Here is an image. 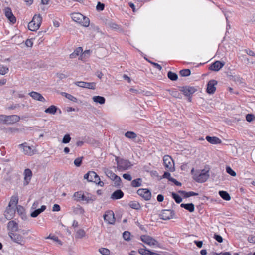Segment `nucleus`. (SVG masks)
Masks as SVG:
<instances>
[{
	"label": "nucleus",
	"instance_id": "nucleus-37",
	"mask_svg": "<svg viewBox=\"0 0 255 255\" xmlns=\"http://www.w3.org/2000/svg\"><path fill=\"white\" fill-rule=\"evenodd\" d=\"M172 197L174 199V200L177 203L179 204L181 203L182 201L181 197L176 193H172Z\"/></svg>",
	"mask_w": 255,
	"mask_h": 255
},
{
	"label": "nucleus",
	"instance_id": "nucleus-52",
	"mask_svg": "<svg viewBox=\"0 0 255 255\" xmlns=\"http://www.w3.org/2000/svg\"><path fill=\"white\" fill-rule=\"evenodd\" d=\"M180 206L181 207L184 208L185 209L188 210L190 212H191V203H188V204L182 203L181 204Z\"/></svg>",
	"mask_w": 255,
	"mask_h": 255
},
{
	"label": "nucleus",
	"instance_id": "nucleus-29",
	"mask_svg": "<svg viewBox=\"0 0 255 255\" xmlns=\"http://www.w3.org/2000/svg\"><path fill=\"white\" fill-rule=\"evenodd\" d=\"M142 179L138 178L131 181V186L133 187H138L141 186Z\"/></svg>",
	"mask_w": 255,
	"mask_h": 255
},
{
	"label": "nucleus",
	"instance_id": "nucleus-7",
	"mask_svg": "<svg viewBox=\"0 0 255 255\" xmlns=\"http://www.w3.org/2000/svg\"><path fill=\"white\" fill-rule=\"evenodd\" d=\"M104 221L109 224L113 225L115 224L116 219L113 211L112 210L107 211L103 216Z\"/></svg>",
	"mask_w": 255,
	"mask_h": 255
},
{
	"label": "nucleus",
	"instance_id": "nucleus-46",
	"mask_svg": "<svg viewBox=\"0 0 255 255\" xmlns=\"http://www.w3.org/2000/svg\"><path fill=\"white\" fill-rule=\"evenodd\" d=\"M46 239H52L54 241L57 242L59 245H62V242L58 239V237L56 236H51V235H50L48 237L46 238Z\"/></svg>",
	"mask_w": 255,
	"mask_h": 255
},
{
	"label": "nucleus",
	"instance_id": "nucleus-48",
	"mask_svg": "<svg viewBox=\"0 0 255 255\" xmlns=\"http://www.w3.org/2000/svg\"><path fill=\"white\" fill-rule=\"evenodd\" d=\"M96 87V83L94 82H86L85 88L90 89L94 90Z\"/></svg>",
	"mask_w": 255,
	"mask_h": 255
},
{
	"label": "nucleus",
	"instance_id": "nucleus-56",
	"mask_svg": "<svg viewBox=\"0 0 255 255\" xmlns=\"http://www.w3.org/2000/svg\"><path fill=\"white\" fill-rule=\"evenodd\" d=\"M246 51L247 54H248L249 56H251L255 58V61H251V63L252 64L255 63V53L253 51L250 50H246Z\"/></svg>",
	"mask_w": 255,
	"mask_h": 255
},
{
	"label": "nucleus",
	"instance_id": "nucleus-18",
	"mask_svg": "<svg viewBox=\"0 0 255 255\" xmlns=\"http://www.w3.org/2000/svg\"><path fill=\"white\" fill-rule=\"evenodd\" d=\"M124 193L121 189H118L115 191L111 195V199L113 200H118L123 197Z\"/></svg>",
	"mask_w": 255,
	"mask_h": 255
},
{
	"label": "nucleus",
	"instance_id": "nucleus-30",
	"mask_svg": "<svg viewBox=\"0 0 255 255\" xmlns=\"http://www.w3.org/2000/svg\"><path fill=\"white\" fill-rule=\"evenodd\" d=\"M220 196L225 200L229 201L231 197L228 192L225 191H220L219 192Z\"/></svg>",
	"mask_w": 255,
	"mask_h": 255
},
{
	"label": "nucleus",
	"instance_id": "nucleus-61",
	"mask_svg": "<svg viewBox=\"0 0 255 255\" xmlns=\"http://www.w3.org/2000/svg\"><path fill=\"white\" fill-rule=\"evenodd\" d=\"M82 52H83V49H82V47H81L77 48L74 51V52L75 53V54L76 55H77V56L78 55H79L80 54H81L82 53Z\"/></svg>",
	"mask_w": 255,
	"mask_h": 255
},
{
	"label": "nucleus",
	"instance_id": "nucleus-25",
	"mask_svg": "<svg viewBox=\"0 0 255 255\" xmlns=\"http://www.w3.org/2000/svg\"><path fill=\"white\" fill-rule=\"evenodd\" d=\"M24 180L27 182V184H28L29 182V181H30L31 177L32 175V171H31L30 169H29L28 168L24 170Z\"/></svg>",
	"mask_w": 255,
	"mask_h": 255
},
{
	"label": "nucleus",
	"instance_id": "nucleus-34",
	"mask_svg": "<svg viewBox=\"0 0 255 255\" xmlns=\"http://www.w3.org/2000/svg\"><path fill=\"white\" fill-rule=\"evenodd\" d=\"M125 136L129 139H135L137 137L136 134L133 131H128L126 132Z\"/></svg>",
	"mask_w": 255,
	"mask_h": 255
},
{
	"label": "nucleus",
	"instance_id": "nucleus-23",
	"mask_svg": "<svg viewBox=\"0 0 255 255\" xmlns=\"http://www.w3.org/2000/svg\"><path fill=\"white\" fill-rule=\"evenodd\" d=\"M96 196L95 195H92L90 193H87L86 195L84 196V200L86 201L87 203H89L90 202H93L96 200Z\"/></svg>",
	"mask_w": 255,
	"mask_h": 255
},
{
	"label": "nucleus",
	"instance_id": "nucleus-10",
	"mask_svg": "<svg viewBox=\"0 0 255 255\" xmlns=\"http://www.w3.org/2000/svg\"><path fill=\"white\" fill-rule=\"evenodd\" d=\"M175 215V213L172 210H162L161 213L160 214V218L167 220L173 218Z\"/></svg>",
	"mask_w": 255,
	"mask_h": 255
},
{
	"label": "nucleus",
	"instance_id": "nucleus-9",
	"mask_svg": "<svg viewBox=\"0 0 255 255\" xmlns=\"http://www.w3.org/2000/svg\"><path fill=\"white\" fill-rule=\"evenodd\" d=\"M137 193L146 201L150 200L151 198V193L147 188H140L137 191Z\"/></svg>",
	"mask_w": 255,
	"mask_h": 255
},
{
	"label": "nucleus",
	"instance_id": "nucleus-12",
	"mask_svg": "<svg viewBox=\"0 0 255 255\" xmlns=\"http://www.w3.org/2000/svg\"><path fill=\"white\" fill-rule=\"evenodd\" d=\"M179 89L182 94L187 97L188 100L191 102V87L189 86H179Z\"/></svg>",
	"mask_w": 255,
	"mask_h": 255
},
{
	"label": "nucleus",
	"instance_id": "nucleus-33",
	"mask_svg": "<svg viewBox=\"0 0 255 255\" xmlns=\"http://www.w3.org/2000/svg\"><path fill=\"white\" fill-rule=\"evenodd\" d=\"M168 78L172 81H176L178 79V75L176 73L172 72V71H169L167 73Z\"/></svg>",
	"mask_w": 255,
	"mask_h": 255
},
{
	"label": "nucleus",
	"instance_id": "nucleus-64",
	"mask_svg": "<svg viewBox=\"0 0 255 255\" xmlns=\"http://www.w3.org/2000/svg\"><path fill=\"white\" fill-rule=\"evenodd\" d=\"M169 181L171 182H172L177 186H181V183L178 181L177 180H176L175 179H174L173 178H171L170 179H169Z\"/></svg>",
	"mask_w": 255,
	"mask_h": 255
},
{
	"label": "nucleus",
	"instance_id": "nucleus-32",
	"mask_svg": "<svg viewBox=\"0 0 255 255\" xmlns=\"http://www.w3.org/2000/svg\"><path fill=\"white\" fill-rule=\"evenodd\" d=\"M104 172L106 176L112 180H113L114 179V176H116V174H115L111 170L108 169H105L104 170Z\"/></svg>",
	"mask_w": 255,
	"mask_h": 255
},
{
	"label": "nucleus",
	"instance_id": "nucleus-47",
	"mask_svg": "<svg viewBox=\"0 0 255 255\" xmlns=\"http://www.w3.org/2000/svg\"><path fill=\"white\" fill-rule=\"evenodd\" d=\"M123 237L124 239L127 241L130 240V233L128 231H125L123 233Z\"/></svg>",
	"mask_w": 255,
	"mask_h": 255
},
{
	"label": "nucleus",
	"instance_id": "nucleus-6",
	"mask_svg": "<svg viewBox=\"0 0 255 255\" xmlns=\"http://www.w3.org/2000/svg\"><path fill=\"white\" fill-rule=\"evenodd\" d=\"M163 164L166 168L170 172L174 171V163L173 160L169 155H165L163 157Z\"/></svg>",
	"mask_w": 255,
	"mask_h": 255
},
{
	"label": "nucleus",
	"instance_id": "nucleus-60",
	"mask_svg": "<svg viewBox=\"0 0 255 255\" xmlns=\"http://www.w3.org/2000/svg\"><path fill=\"white\" fill-rule=\"evenodd\" d=\"M86 82L83 81H78L75 82V84L80 87L85 88Z\"/></svg>",
	"mask_w": 255,
	"mask_h": 255
},
{
	"label": "nucleus",
	"instance_id": "nucleus-35",
	"mask_svg": "<svg viewBox=\"0 0 255 255\" xmlns=\"http://www.w3.org/2000/svg\"><path fill=\"white\" fill-rule=\"evenodd\" d=\"M110 27L113 29H116L119 32H123V29L119 25L115 23H111L110 24Z\"/></svg>",
	"mask_w": 255,
	"mask_h": 255
},
{
	"label": "nucleus",
	"instance_id": "nucleus-4",
	"mask_svg": "<svg viewBox=\"0 0 255 255\" xmlns=\"http://www.w3.org/2000/svg\"><path fill=\"white\" fill-rule=\"evenodd\" d=\"M116 161L118 169L120 170H127L131 166L130 162L128 160L119 159L118 157H116Z\"/></svg>",
	"mask_w": 255,
	"mask_h": 255
},
{
	"label": "nucleus",
	"instance_id": "nucleus-24",
	"mask_svg": "<svg viewBox=\"0 0 255 255\" xmlns=\"http://www.w3.org/2000/svg\"><path fill=\"white\" fill-rule=\"evenodd\" d=\"M138 252L142 255H158V254L154 253L148 249H139Z\"/></svg>",
	"mask_w": 255,
	"mask_h": 255
},
{
	"label": "nucleus",
	"instance_id": "nucleus-41",
	"mask_svg": "<svg viewBox=\"0 0 255 255\" xmlns=\"http://www.w3.org/2000/svg\"><path fill=\"white\" fill-rule=\"evenodd\" d=\"M170 94L175 98L179 99L182 98L181 95L176 90H172L170 91Z\"/></svg>",
	"mask_w": 255,
	"mask_h": 255
},
{
	"label": "nucleus",
	"instance_id": "nucleus-31",
	"mask_svg": "<svg viewBox=\"0 0 255 255\" xmlns=\"http://www.w3.org/2000/svg\"><path fill=\"white\" fill-rule=\"evenodd\" d=\"M129 206L130 208L136 210H139L141 207L140 204L135 201L130 202Z\"/></svg>",
	"mask_w": 255,
	"mask_h": 255
},
{
	"label": "nucleus",
	"instance_id": "nucleus-44",
	"mask_svg": "<svg viewBox=\"0 0 255 255\" xmlns=\"http://www.w3.org/2000/svg\"><path fill=\"white\" fill-rule=\"evenodd\" d=\"M99 252L103 255H110V250L105 248H100L99 249Z\"/></svg>",
	"mask_w": 255,
	"mask_h": 255
},
{
	"label": "nucleus",
	"instance_id": "nucleus-55",
	"mask_svg": "<svg viewBox=\"0 0 255 255\" xmlns=\"http://www.w3.org/2000/svg\"><path fill=\"white\" fill-rule=\"evenodd\" d=\"M77 235L78 237L81 238L85 236V232L84 230L80 229L77 232Z\"/></svg>",
	"mask_w": 255,
	"mask_h": 255
},
{
	"label": "nucleus",
	"instance_id": "nucleus-21",
	"mask_svg": "<svg viewBox=\"0 0 255 255\" xmlns=\"http://www.w3.org/2000/svg\"><path fill=\"white\" fill-rule=\"evenodd\" d=\"M85 194L82 191H77L74 193L73 197L76 201H84Z\"/></svg>",
	"mask_w": 255,
	"mask_h": 255
},
{
	"label": "nucleus",
	"instance_id": "nucleus-49",
	"mask_svg": "<svg viewBox=\"0 0 255 255\" xmlns=\"http://www.w3.org/2000/svg\"><path fill=\"white\" fill-rule=\"evenodd\" d=\"M71 138L69 134L65 135L63 138L62 142L64 144H67L70 142Z\"/></svg>",
	"mask_w": 255,
	"mask_h": 255
},
{
	"label": "nucleus",
	"instance_id": "nucleus-57",
	"mask_svg": "<svg viewBox=\"0 0 255 255\" xmlns=\"http://www.w3.org/2000/svg\"><path fill=\"white\" fill-rule=\"evenodd\" d=\"M213 238L216 240L217 242H218L219 243H222L223 242V238L222 237L219 235H217L216 234H215L214 235V237H213Z\"/></svg>",
	"mask_w": 255,
	"mask_h": 255
},
{
	"label": "nucleus",
	"instance_id": "nucleus-20",
	"mask_svg": "<svg viewBox=\"0 0 255 255\" xmlns=\"http://www.w3.org/2000/svg\"><path fill=\"white\" fill-rule=\"evenodd\" d=\"M71 18L76 22L80 23L83 19V15L80 13H74L71 14Z\"/></svg>",
	"mask_w": 255,
	"mask_h": 255
},
{
	"label": "nucleus",
	"instance_id": "nucleus-43",
	"mask_svg": "<svg viewBox=\"0 0 255 255\" xmlns=\"http://www.w3.org/2000/svg\"><path fill=\"white\" fill-rule=\"evenodd\" d=\"M92 182L95 183L101 187L103 186L104 185V182L100 180V178L97 174L96 177L94 178V180Z\"/></svg>",
	"mask_w": 255,
	"mask_h": 255
},
{
	"label": "nucleus",
	"instance_id": "nucleus-5",
	"mask_svg": "<svg viewBox=\"0 0 255 255\" xmlns=\"http://www.w3.org/2000/svg\"><path fill=\"white\" fill-rule=\"evenodd\" d=\"M140 239L143 242L149 246H156L157 247H159V243L158 242L150 236L141 235L140 236Z\"/></svg>",
	"mask_w": 255,
	"mask_h": 255
},
{
	"label": "nucleus",
	"instance_id": "nucleus-54",
	"mask_svg": "<svg viewBox=\"0 0 255 255\" xmlns=\"http://www.w3.org/2000/svg\"><path fill=\"white\" fill-rule=\"evenodd\" d=\"M105 8V5L103 3L98 2L96 6V9L97 10L102 11Z\"/></svg>",
	"mask_w": 255,
	"mask_h": 255
},
{
	"label": "nucleus",
	"instance_id": "nucleus-14",
	"mask_svg": "<svg viewBox=\"0 0 255 255\" xmlns=\"http://www.w3.org/2000/svg\"><path fill=\"white\" fill-rule=\"evenodd\" d=\"M225 65V63L220 61H216L210 65L209 69L211 71H219Z\"/></svg>",
	"mask_w": 255,
	"mask_h": 255
},
{
	"label": "nucleus",
	"instance_id": "nucleus-27",
	"mask_svg": "<svg viewBox=\"0 0 255 255\" xmlns=\"http://www.w3.org/2000/svg\"><path fill=\"white\" fill-rule=\"evenodd\" d=\"M93 100L94 102L99 103L100 104H104L105 103V98L104 97L100 96H95L93 98Z\"/></svg>",
	"mask_w": 255,
	"mask_h": 255
},
{
	"label": "nucleus",
	"instance_id": "nucleus-11",
	"mask_svg": "<svg viewBox=\"0 0 255 255\" xmlns=\"http://www.w3.org/2000/svg\"><path fill=\"white\" fill-rule=\"evenodd\" d=\"M19 120V116L16 115H5L4 124L12 125L18 122Z\"/></svg>",
	"mask_w": 255,
	"mask_h": 255
},
{
	"label": "nucleus",
	"instance_id": "nucleus-45",
	"mask_svg": "<svg viewBox=\"0 0 255 255\" xmlns=\"http://www.w3.org/2000/svg\"><path fill=\"white\" fill-rule=\"evenodd\" d=\"M74 212L76 214H83L84 213V210L81 206L78 205L77 207L75 208Z\"/></svg>",
	"mask_w": 255,
	"mask_h": 255
},
{
	"label": "nucleus",
	"instance_id": "nucleus-50",
	"mask_svg": "<svg viewBox=\"0 0 255 255\" xmlns=\"http://www.w3.org/2000/svg\"><path fill=\"white\" fill-rule=\"evenodd\" d=\"M178 192L185 198L190 197L191 196V191L190 192H186L185 191L180 190Z\"/></svg>",
	"mask_w": 255,
	"mask_h": 255
},
{
	"label": "nucleus",
	"instance_id": "nucleus-1",
	"mask_svg": "<svg viewBox=\"0 0 255 255\" xmlns=\"http://www.w3.org/2000/svg\"><path fill=\"white\" fill-rule=\"evenodd\" d=\"M209 176V168L205 167L203 170L196 171L194 173L193 178L198 183H203L208 180Z\"/></svg>",
	"mask_w": 255,
	"mask_h": 255
},
{
	"label": "nucleus",
	"instance_id": "nucleus-28",
	"mask_svg": "<svg viewBox=\"0 0 255 255\" xmlns=\"http://www.w3.org/2000/svg\"><path fill=\"white\" fill-rule=\"evenodd\" d=\"M18 201V197L17 196H13L11 197L10 201L8 204L9 207H12V206H16Z\"/></svg>",
	"mask_w": 255,
	"mask_h": 255
},
{
	"label": "nucleus",
	"instance_id": "nucleus-26",
	"mask_svg": "<svg viewBox=\"0 0 255 255\" xmlns=\"http://www.w3.org/2000/svg\"><path fill=\"white\" fill-rule=\"evenodd\" d=\"M58 110V108L54 106V105H51L50 107H49L48 108L46 109L44 111V112L46 113H48L52 115H54L57 111Z\"/></svg>",
	"mask_w": 255,
	"mask_h": 255
},
{
	"label": "nucleus",
	"instance_id": "nucleus-19",
	"mask_svg": "<svg viewBox=\"0 0 255 255\" xmlns=\"http://www.w3.org/2000/svg\"><path fill=\"white\" fill-rule=\"evenodd\" d=\"M206 139L208 142L213 144H220L222 142L220 139L215 136L211 137L207 136Z\"/></svg>",
	"mask_w": 255,
	"mask_h": 255
},
{
	"label": "nucleus",
	"instance_id": "nucleus-36",
	"mask_svg": "<svg viewBox=\"0 0 255 255\" xmlns=\"http://www.w3.org/2000/svg\"><path fill=\"white\" fill-rule=\"evenodd\" d=\"M179 74L180 76L183 77L189 76L191 74V71L189 69H182L180 71Z\"/></svg>",
	"mask_w": 255,
	"mask_h": 255
},
{
	"label": "nucleus",
	"instance_id": "nucleus-17",
	"mask_svg": "<svg viewBox=\"0 0 255 255\" xmlns=\"http://www.w3.org/2000/svg\"><path fill=\"white\" fill-rule=\"evenodd\" d=\"M29 95L35 100L42 102H46L44 97L39 93L35 91H32L29 93Z\"/></svg>",
	"mask_w": 255,
	"mask_h": 255
},
{
	"label": "nucleus",
	"instance_id": "nucleus-15",
	"mask_svg": "<svg viewBox=\"0 0 255 255\" xmlns=\"http://www.w3.org/2000/svg\"><path fill=\"white\" fill-rule=\"evenodd\" d=\"M15 210L13 207L8 206L4 212V216L7 220H10L13 218L15 215Z\"/></svg>",
	"mask_w": 255,
	"mask_h": 255
},
{
	"label": "nucleus",
	"instance_id": "nucleus-22",
	"mask_svg": "<svg viewBox=\"0 0 255 255\" xmlns=\"http://www.w3.org/2000/svg\"><path fill=\"white\" fill-rule=\"evenodd\" d=\"M7 227L9 230L12 231H17L18 230V224L14 221H10L8 223Z\"/></svg>",
	"mask_w": 255,
	"mask_h": 255
},
{
	"label": "nucleus",
	"instance_id": "nucleus-58",
	"mask_svg": "<svg viewBox=\"0 0 255 255\" xmlns=\"http://www.w3.org/2000/svg\"><path fill=\"white\" fill-rule=\"evenodd\" d=\"M97 173L94 171H90V179L89 182H92L94 180V178L96 177Z\"/></svg>",
	"mask_w": 255,
	"mask_h": 255
},
{
	"label": "nucleus",
	"instance_id": "nucleus-8",
	"mask_svg": "<svg viewBox=\"0 0 255 255\" xmlns=\"http://www.w3.org/2000/svg\"><path fill=\"white\" fill-rule=\"evenodd\" d=\"M19 148L23 149V152L25 155L32 156L35 153L34 150L32 149L31 146L28 145L27 142H24L18 145Z\"/></svg>",
	"mask_w": 255,
	"mask_h": 255
},
{
	"label": "nucleus",
	"instance_id": "nucleus-51",
	"mask_svg": "<svg viewBox=\"0 0 255 255\" xmlns=\"http://www.w3.org/2000/svg\"><path fill=\"white\" fill-rule=\"evenodd\" d=\"M226 170L227 173L231 175L232 176L234 177L236 175V172L234 171H233L230 167H226Z\"/></svg>",
	"mask_w": 255,
	"mask_h": 255
},
{
	"label": "nucleus",
	"instance_id": "nucleus-62",
	"mask_svg": "<svg viewBox=\"0 0 255 255\" xmlns=\"http://www.w3.org/2000/svg\"><path fill=\"white\" fill-rule=\"evenodd\" d=\"M123 177L128 181H131L132 180L131 176L128 173H125L123 175Z\"/></svg>",
	"mask_w": 255,
	"mask_h": 255
},
{
	"label": "nucleus",
	"instance_id": "nucleus-59",
	"mask_svg": "<svg viewBox=\"0 0 255 255\" xmlns=\"http://www.w3.org/2000/svg\"><path fill=\"white\" fill-rule=\"evenodd\" d=\"M67 98L69 100L75 103H77L78 101L76 97H75L74 96H72L71 94L67 95Z\"/></svg>",
	"mask_w": 255,
	"mask_h": 255
},
{
	"label": "nucleus",
	"instance_id": "nucleus-16",
	"mask_svg": "<svg viewBox=\"0 0 255 255\" xmlns=\"http://www.w3.org/2000/svg\"><path fill=\"white\" fill-rule=\"evenodd\" d=\"M217 84V82L215 80H211L209 81L207 84V92L209 94H213L215 90V85Z\"/></svg>",
	"mask_w": 255,
	"mask_h": 255
},
{
	"label": "nucleus",
	"instance_id": "nucleus-3",
	"mask_svg": "<svg viewBox=\"0 0 255 255\" xmlns=\"http://www.w3.org/2000/svg\"><path fill=\"white\" fill-rule=\"evenodd\" d=\"M8 235L12 241L17 244L23 246L26 242L24 237L19 233L10 232Z\"/></svg>",
	"mask_w": 255,
	"mask_h": 255
},
{
	"label": "nucleus",
	"instance_id": "nucleus-40",
	"mask_svg": "<svg viewBox=\"0 0 255 255\" xmlns=\"http://www.w3.org/2000/svg\"><path fill=\"white\" fill-rule=\"evenodd\" d=\"M115 178L113 180L114 181L115 186V187H119L121 183V178L117 176H114Z\"/></svg>",
	"mask_w": 255,
	"mask_h": 255
},
{
	"label": "nucleus",
	"instance_id": "nucleus-63",
	"mask_svg": "<svg viewBox=\"0 0 255 255\" xmlns=\"http://www.w3.org/2000/svg\"><path fill=\"white\" fill-rule=\"evenodd\" d=\"M254 118V116L252 114H248L246 115V119L248 122H251Z\"/></svg>",
	"mask_w": 255,
	"mask_h": 255
},
{
	"label": "nucleus",
	"instance_id": "nucleus-13",
	"mask_svg": "<svg viewBox=\"0 0 255 255\" xmlns=\"http://www.w3.org/2000/svg\"><path fill=\"white\" fill-rule=\"evenodd\" d=\"M4 11L5 16L10 21V22L13 24L15 23L16 21V19L13 15L11 8L9 7H6Z\"/></svg>",
	"mask_w": 255,
	"mask_h": 255
},
{
	"label": "nucleus",
	"instance_id": "nucleus-42",
	"mask_svg": "<svg viewBox=\"0 0 255 255\" xmlns=\"http://www.w3.org/2000/svg\"><path fill=\"white\" fill-rule=\"evenodd\" d=\"M83 159V156L76 158L74 161V165L76 167H80L82 164Z\"/></svg>",
	"mask_w": 255,
	"mask_h": 255
},
{
	"label": "nucleus",
	"instance_id": "nucleus-39",
	"mask_svg": "<svg viewBox=\"0 0 255 255\" xmlns=\"http://www.w3.org/2000/svg\"><path fill=\"white\" fill-rule=\"evenodd\" d=\"M9 71V69L6 66H4L0 64V74L5 75Z\"/></svg>",
	"mask_w": 255,
	"mask_h": 255
},
{
	"label": "nucleus",
	"instance_id": "nucleus-38",
	"mask_svg": "<svg viewBox=\"0 0 255 255\" xmlns=\"http://www.w3.org/2000/svg\"><path fill=\"white\" fill-rule=\"evenodd\" d=\"M80 24L84 27H88L90 24V20L88 17L83 15V19H82Z\"/></svg>",
	"mask_w": 255,
	"mask_h": 255
},
{
	"label": "nucleus",
	"instance_id": "nucleus-2",
	"mask_svg": "<svg viewBox=\"0 0 255 255\" xmlns=\"http://www.w3.org/2000/svg\"><path fill=\"white\" fill-rule=\"evenodd\" d=\"M42 19L40 15H35L32 20L28 23V29L32 31L37 30L41 25Z\"/></svg>",
	"mask_w": 255,
	"mask_h": 255
},
{
	"label": "nucleus",
	"instance_id": "nucleus-53",
	"mask_svg": "<svg viewBox=\"0 0 255 255\" xmlns=\"http://www.w3.org/2000/svg\"><path fill=\"white\" fill-rule=\"evenodd\" d=\"M41 212L39 209H36L31 213V216L33 218L37 217Z\"/></svg>",
	"mask_w": 255,
	"mask_h": 255
}]
</instances>
